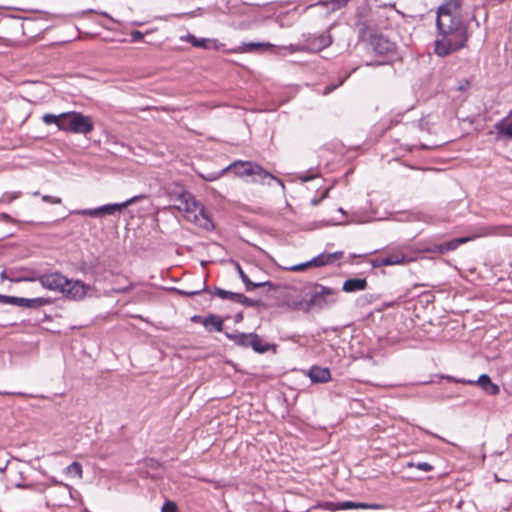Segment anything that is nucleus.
<instances>
[{"label":"nucleus","instance_id":"f257e3e1","mask_svg":"<svg viewBox=\"0 0 512 512\" xmlns=\"http://www.w3.org/2000/svg\"><path fill=\"white\" fill-rule=\"evenodd\" d=\"M35 280H38L45 289L61 293L72 300L83 299L90 289L84 282L68 279L60 272L42 274Z\"/></svg>","mask_w":512,"mask_h":512},{"label":"nucleus","instance_id":"f03ea898","mask_svg":"<svg viewBox=\"0 0 512 512\" xmlns=\"http://www.w3.org/2000/svg\"><path fill=\"white\" fill-rule=\"evenodd\" d=\"M173 201L172 207L182 212L188 221L204 230H213L214 223L209 214L192 194L183 191Z\"/></svg>","mask_w":512,"mask_h":512},{"label":"nucleus","instance_id":"7ed1b4c3","mask_svg":"<svg viewBox=\"0 0 512 512\" xmlns=\"http://www.w3.org/2000/svg\"><path fill=\"white\" fill-rule=\"evenodd\" d=\"M438 34L435 40V53L445 57L465 46L467 32L463 24H452L448 27H437Z\"/></svg>","mask_w":512,"mask_h":512},{"label":"nucleus","instance_id":"20e7f679","mask_svg":"<svg viewBox=\"0 0 512 512\" xmlns=\"http://www.w3.org/2000/svg\"><path fill=\"white\" fill-rule=\"evenodd\" d=\"M338 300V290L323 286L321 284H313L309 292V298L306 305L309 309H325Z\"/></svg>","mask_w":512,"mask_h":512},{"label":"nucleus","instance_id":"39448f33","mask_svg":"<svg viewBox=\"0 0 512 512\" xmlns=\"http://www.w3.org/2000/svg\"><path fill=\"white\" fill-rule=\"evenodd\" d=\"M461 0H446L437 11V27H448L452 24H462Z\"/></svg>","mask_w":512,"mask_h":512},{"label":"nucleus","instance_id":"423d86ee","mask_svg":"<svg viewBox=\"0 0 512 512\" xmlns=\"http://www.w3.org/2000/svg\"><path fill=\"white\" fill-rule=\"evenodd\" d=\"M232 171L236 176H259L261 179L270 178L272 180L277 181L281 186L283 183L280 179L274 177L269 172L264 170L260 165L254 162H244V161H235L230 164L226 168L223 169V172Z\"/></svg>","mask_w":512,"mask_h":512},{"label":"nucleus","instance_id":"0eeeda50","mask_svg":"<svg viewBox=\"0 0 512 512\" xmlns=\"http://www.w3.org/2000/svg\"><path fill=\"white\" fill-rule=\"evenodd\" d=\"M332 44V37L327 33H322L319 35H310L306 38L305 44H291L287 47H283V50L288 51L289 53L295 52H319Z\"/></svg>","mask_w":512,"mask_h":512},{"label":"nucleus","instance_id":"6e6552de","mask_svg":"<svg viewBox=\"0 0 512 512\" xmlns=\"http://www.w3.org/2000/svg\"><path fill=\"white\" fill-rule=\"evenodd\" d=\"M142 196H134L123 203L107 204L97 208L77 210L74 213L83 216L99 217L103 215H113L120 212L131 204L135 203Z\"/></svg>","mask_w":512,"mask_h":512},{"label":"nucleus","instance_id":"1a4fd4ad","mask_svg":"<svg viewBox=\"0 0 512 512\" xmlns=\"http://www.w3.org/2000/svg\"><path fill=\"white\" fill-rule=\"evenodd\" d=\"M342 256H343V252L323 253V254H320V255L314 257L313 259H311L307 262L293 265L291 267H288L287 269L290 271H293V272H301V271H304L305 269L312 267V266L322 267L327 264H331V263L335 262L336 260L340 259Z\"/></svg>","mask_w":512,"mask_h":512},{"label":"nucleus","instance_id":"9d476101","mask_svg":"<svg viewBox=\"0 0 512 512\" xmlns=\"http://www.w3.org/2000/svg\"><path fill=\"white\" fill-rule=\"evenodd\" d=\"M42 121L46 125L55 124L61 131L72 132L71 112H65L59 115L47 113L42 116Z\"/></svg>","mask_w":512,"mask_h":512},{"label":"nucleus","instance_id":"9b49d317","mask_svg":"<svg viewBox=\"0 0 512 512\" xmlns=\"http://www.w3.org/2000/svg\"><path fill=\"white\" fill-rule=\"evenodd\" d=\"M72 133L88 134L94 129L93 120L90 116L83 115L80 112H71Z\"/></svg>","mask_w":512,"mask_h":512},{"label":"nucleus","instance_id":"f8f14e48","mask_svg":"<svg viewBox=\"0 0 512 512\" xmlns=\"http://www.w3.org/2000/svg\"><path fill=\"white\" fill-rule=\"evenodd\" d=\"M414 261L413 257L407 256L402 250H395L377 259L379 266L403 265Z\"/></svg>","mask_w":512,"mask_h":512},{"label":"nucleus","instance_id":"ddd939ff","mask_svg":"<svg viewBox=\"0 0 512 512\" xmlns=\"http://www.w3.org/2000/svg\"><path fill=\"white\" fill-rule=\"evenodd\" d=\"M473 239H474V237H461V238L453 239L446 243L435 245L433 248H427L426 251L444 254L448 251L455 250L459 245L465 244Z\"/></svg>","mask_w":512,"mask_h":512},{"label":"nucleus","instance_id":"4468645a","mask_svg":"<svg viewBox=\"0 0 512 512\" xmlns=\"http://www.w3.org/2000/svg\"><path fill=\"white\" fill-rule=\"evenodd\" d=\"M498 139H512V110L494 125Z\"/></svg>","mask_w":512,"mask_h":512},{"label":"nucleus","instance_id":"2eb2a0df","mask_svg":"<svg viewBox=\"0 0 512 512\" xmlns=\"http://www.w3.org/2000/svg\"><path fill=\"white\" fill-rule=\"evenodd\" d=\"M371 46L377 54L384 55L394 50V44L383 36H373Z\"/></svg>","mask_w":512,"mask_h":512},{"label":"nucleus","instance_id":"dca6fc26","mask_svg":"<svg viewBox=\"0 0 512 512\" xmlns=\"http://www.w3.org/2000/svg\"><path fill=\"white\" fill-rule=\"evenodd\" d=\"M309 377L314 383H326L331 379V373L328 368L313 366L309 370Z\"/></svg>","mask_w":512,"mask_h":512},{"label":"nucleus","instance_id":"f3484780","mask_svg":"<svg viewBox=\"0 0 512 512\" xmlns=\"http://www.w3.org/2000/svg\"><path fill=\"white\" fill-rule=\"evenodd\" d=\"M201 324L205 327V329L208 332H221L223 330V319L215 314H210L207 317L203 318Z\"/></svg>","mask_w":512,"mask_h":512},{"label":"nucleus","instance_id":"a211bd4d","mask_svg":"<svg viewBox=\"0 0 512 512\" xmlns=\"http://www.w3.org/2000/svg\"><path fill=\"white\" fill-rule=\"evenodd\" d=\"M469 383H477L486 393L490 395H497L499 393L498 385L492 383L490 377L486 374H482L481 376H479L476 382L469 381Z\"/></svg>","mask_w":512,"mask_h":512},{"label":"nucleus","instance_id":"6ab92c4d","mask_svg":"<svg viewBox=\"0 0 512 512\" xmlns=\"http://www.w3.org/2000/svg\"><path fill=\"white\" fill-rule=\"evenodd\" d=\"M367 287V281L365 278H352L348 279L343 284V291L347 293L362 291Z\"/></svg>","mask_w":512,"mask_h":512},{"label":"nucleus","instance_id":"aec40b11","mask_svg":"<svg viewBox=\"0 0 512 512\" xmlns=\"http://www.w3.org/2000/svg\"><path fill=\"white\" fill-rule=\"evenodd\" d=\"M237 271L239 273V276L241 278V280L243 281V283L245 284V287H246V290L247 291H252L256 288H259V287H264V286H269V287H272V283L269 282V281H265V282H252L248 276L244 273V271L242 270L241 266L239 264H237Z\"/></svg>","mask_w":512,"mask_h":512},{"label":"nucleus","instance_id":"412c9836","mask_svg":"<svg viewBox=\"0 0 512 512\" xmlns=\"http://www.w3.org/2000/svg\"><path fill=\"white\" fill-rule=\"evenodd\" d=\"M245 338L250 341V347H252L253 350L257 353H265L271 347L270 344H263L262 340L257 334L249 333L248 337Z\"/></svg>","mask_w":512,"mask_h":512},{"label":"nucleus","instance_id":"4be33fe9","mask_svg":"<svg viewBox=\"0 0 512 512\" xmlns=\"http://www.w3.org/2000/svg\"><path fill=\"white\" fill-rule=\"evenodd\" d=\"M47 304H49V300L43 297L31 299L23 298V302H21V307L36 309Z\"/></svg>","mask_w":512,"mask_h":512},{"label":"nucleus","instance_id":"5701e85b","mask_svg":"<svg viewBox=\"0 0 512 512\" xmlns=\"http://www.w3.org/2000/svg\"><path fill=\"white\" fill-rule=\"evenodd\" d=\"M181 40H186L190 42L194 47L208 48V43L210 40L202 38L197 39L194 35L188 34L186 37H181Z\"/></svg>","mask_w":512,"mask_h":512},{"label":"nucleus","instance_id":"b1692460","mask_svg":"<svg viewBox=\"0 0 512 512\" xmlns=\"http://www.w3.org/2000/svg\"><path fill=\"white\" fill-rule=\"evenodd\" d=\"M349 0H327V1H321L318 4L329 7L331 6L330 12L336 11L338 9H341L342 7L346 6Z\"/></svg>","mask_w":512,"mask_h":512},{"label":"nucleus","instance_id":"393cba45","mask_svg":"<svg viewBox=\"0 0 512 512\" xmlns=\"http://www.w3.org/2000/svg\"><path fill=\"white\" fill-rule=\"evenodd\" d=\"M215 294L220 297L221 299H229L233 302H237L238 298L240 297V293H235L231 291H227L221 288H216Z\"/></svg>","mask_w":512,"mask_h":512},{"label":"nucleus","instance_id":"a878e982","mask_svg":"<svg viewBox=\"0 0 512 512\" xmlns=\"http://www.w3.org/2000/svg\"><path fill=\"white\" fill-rule=\"evenodd\" d=\"M262 47L270 48V47H273V45L270 43L250 42V43L243 44V46L240 48V51L251 52V51H254V50H256L258 48H262Z\"/></svg>","mask_w":512,"mask_h":512},{"label":"nucleus","instance_id":"bb28decb","mask_svg":"<svg viewBox=\"0 0 512 512\" xmlns=\"http://www.w3.org/2000/svg\"><path fill=\"white\" fill-rule=\"evenodd\" d=\"M369 506L364 503H357L353 501H344L339 502V508L340 510H349V509H366Z\"/></svg>","mask_w":512,"mask_h":512},{"label":"nucleus","instance_id":"cd10ccee","mask_svg":"<svg viewBox=\"0 0 512 512\" xmlns=\"http://www.w3.org/2000/svg\"><path fill=\"white\" fill-rule=\"evenodd\" d=\"M66 473L75 475L78 478H82L83 470L81 464L79 462L71 463L69 466L66 467Z\"/></svg>","mask_w":512,"mask_h":512},{"label":"nucleus","instance_id":"c85d7f7f","mask_svg":"<svg viewBox=\"0 0 512 512\" xmlns=\"http://www.w3.org/2000/svg\"><path fill=\"white\" fill-rule=\"evenodd\" d=\"M21 302H23V298L21 297H14V296H7V295H1L0 294V303L3 304H10L21 307Z\"/></svg>","mask_w":512,"mask_h":512},{"label":"nucleus","instance_id":"c756f323","mask_svg":"<svg viewBox=\"0 0 512 512\" xmlns=\"http://www.w3.org/2000/svg\"><path fill=\"white\" fill-rule=\"evenodd\" d=\"M226 336L229 339H233L237 344H240L245 347L250 346V341L248 339L244 338V337H248V334L241 333V334H237V335H231L229 333H226Z\"/></svg>","mask_w":512,"mask_h":512},{"label":"nucleus","instance_id":"7c9ffc66","mask_svg":"<svg viewBox=\"0 0 512 512\" xmlns=\"http://www.w3.org/2000/svg\"><path fill=\"white\" fill-rule=\"evenodd\" d=\"M240 297L241 298H238L236 303H241V304H243V305H245L247 307H254V306H256L258 304L257 301L246 297L244 294L240 293Z\"/></svg>","mask_w":512,"mask_h":512},{"label":"nucleus","instance_id":"2f4dec72","mask_svg":"<svg viewBox=\"0 0 512 512\" xmlns=\"http://www.w3.org/2000/svg\"><path fill=\"white\" fill-rule=\"evenodd\" d=\"M21 192H14V193H5L0 198V203L6 202L11 203L13 200L17 199L20 196Z\"/></svg>","mask_w":512,"mask_h":512},{"label":"nucleus","instance_id":"473e14b6","mask_svg":"<svg viewBox=\"0 0 512 512\" xmlns=\"http://www.w3.org/2000/svg\"><path fill=\"white\" fill-rule=\"evenodd\" d=\"M226 172H223V169L219 172H212L207 175H201V177L207 181H215L221 176H223Z\"/></svg>","mask_w":512,"mask_h":512},{"label":"nucleus","instance_id":"72a5a7b5","mask_svg":"<svg viewBox=\"0 0 512 512\" xmlns=\"http://www.w3.org/2000/svg\"><path fill=\"white\" fill-rule=\"evenodd\" d=\"M408 466L409 467L415 466V467H417L418 469H420V470H422L424 472H429V471H431L433 469V467L429 463H427V462H419L417 464L408 463Z\"/></svg>","mask_w":512,"mask_h":512},{"label":"nucleus","instance_id":"f704fd0d","mask_svg":"<svg viewBox=\"0 0 512 512\" xmlns=\"http://www.w3.org/2000/svg\"><path fill=\"white\" fill-rule=\"evenodd\" d=\"M321 507L325 510L329 511H337L340 510L339 502H325L321 505Z\"/></svg>","mask_w":512,"mask_h":512},{"label":"nucleus","instance_id":"c9c22d12","mask_svg":"<svg viewBox=\"0 0 512 512\" xmlns=\"http://www.w3.org/2000/svg\"><path fill=\"white\" fill-rule=\"evenodd\" d=\"M161 512H177V506L175 503L168 501L164 503Z\"/></svg>","mask_w":512,"mask_h":512},{"label":"nucleus","instance_id":"e433bc0d","mask_svg":"<svg viewBox=\"0 0 512 512\" xmlns=\"http://www.w3.org/2000/svg\"><path fill=\"white\" fill-rule=\"evenodd\" d=\"M42 200L44 202H48V203H52V204H61V202H62L61 198L50 196V195H44L42 197Z\"/></svg>","mask_w":512,"mask_h":512},{"label":"nucleus","instance_id":"4c0bfd02","mask_svg":"<svg viewBox=\"0 0 512 512\" xmlns=\"http://www.w3.org/2000/svg\"><path fill=\"white\" fill-rule=\"evenodd\" d=\"M131 38L133 42L140 41L143 38V33L138 30H134L131 32Z\"/></svg>","mask_w":512,"mask_h":512},{"label":"nucleus","instance_id":"58836bf2","mask_svg":"<svg viewBox=\"0 0 512 512\" xmlns=\"http://www.w3.org/2000/svg\"><path fill=\"white\" fill-rule=\"evenodd\" d=\"M327 194H328V190H325L324 193L322 194L321 199H315L314 198V199L311 200V204L313 206H317L320 203V201L327 196Z\"/></svg>","mask_w":512,"mask_h":512},{"label":"nucleus","instance_id":"ea45409f","mask_svg":"<svg viewBox=\"0 0 512 512\" xmlns=\"http://www.w3.org/2000/svg\"><path fill=\"white\" fill-rule=\"evenodd\" d=\"M202 320H203V318L201 316H193L192 317L193 322H201Z\"/></svg>","mask_w":512,"mask_h":512},{"label":"nucleus","instance_id":"a19ab883","mask_svg":"<svg viewBox=\"0 0 512 512\" xmlns=\"http://www.w3.org/2000/svg\"><path fill=\"white\" fill-rule=\"evenodd\" d=\"M335 88H336V86L326 87V88H325V93L327 94V93H329V92L333 91Z\"/></svg>","mask_w":512,"mask_h":512},{"label":"nucleus","instance_id":"79ce46f5","mask_svg":"<svg viewBox=\"0 0 512 512\" xmlns=\"http://www.w3.org/2000/svg\"><path fill=\"white\" fill-rule=\"evenodd\" d=\"M198 294V291H194V292H187L186 295H189V296H193V295H196Z\"/></svg>","mask_w":512,"mask_h":512},{"label":"nucleus","instance_id":"37998d69","mask_svg":"<svg viewBox=\"0 0 512 512\" xmlns=\"http://www.w3.org/2000/svg\"><path fill=\"white\" fill-rule=\"evenodd\" d=\"M16 487H18V488H26V486L22 485V484H17Z\"/></svg>","mask_w":512,"mask_h":512},{"label":"nucleus","instance_id":"c03bdc74","mask_svg":"<svg viewBox=\"0 0 512 512\" xmlns=\"http://www.w3.org/2000/svg\"><path fill=\"white\" fill-rule=\"evenodd\" d=\"M52 481H53V483H55V484H61V482L57 481L56 479H53Z\"/></svg>","mask_w":512,"mask_h":512},{"label":"nucleus","instance_id":"a18cd8bd","mask_svg":"<svg viewBox=\"0 0 512 512\" xmlns=\"http://www.w3.org/2000/svg\"><path fill=\"white\" fill-rule=\"evenodd\" d=\"M5 469H6V466H4L3 468H2V467H0V472H4V471H5Z\"/></svg>","mask_w":512,"mask_h":512},{"label":"nucleus","instance_id":"49530a36","mask_svg":"<svg viewBox=\"0 0 512 512\" xmlns=\"http://www.w3.org/2000/svg\"><path fill=\"white\" fill-rule=\"evenodd\" d=\"M2 217L3 218H8V215L7 214H3Z\"/></svg>","mask_w":512,"mask_h":512}]
</instances>
